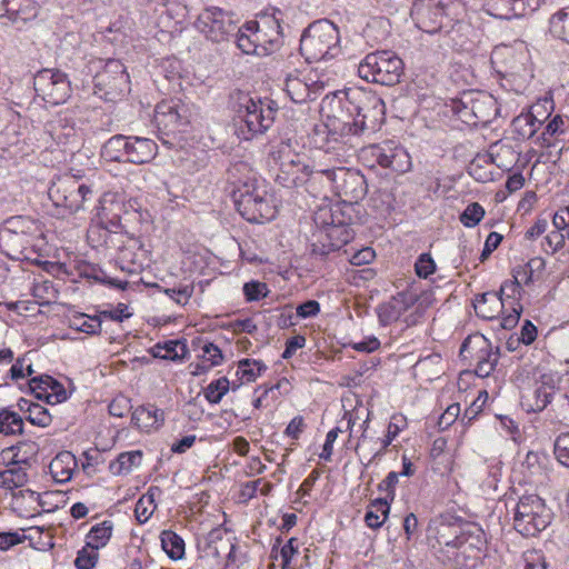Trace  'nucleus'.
<instances>
[{
  "label": "nucleus",
  "mask_w": 569,
  "mask_h": 569,
  "mask_svg": "<svg viewBox=\"0 0 569 569\" xmlns=\"http://www.w3.org/2000/svg\"><path fill=\"white\" fill-rule=\"evenodd\" d=\"M161 546L169 558L179 560L184 555V541L176 532L163 530L160 535Z\"/></svg>",
  "instance_id": "nucleus-46"
},
{
  "label": "nucleus",
  "mask_w": 569,
  "mask_h": 569,
  "mask_svg": "<svg viewBox=\"0 0 569 569\" xmlns=\"http://www.w3.org/2000/svg\"><path fill=\"white\" fill-rule=\"evenodd\" d=\"M485 216V209L478 203L472 202L467 206L460 216V221L465 227H476Z\"/></svg>",
  "instance_id": "nucleus-57"
},
{
  "label": "nucleus",
  "mask_w": 569,
  "mask_h": 569,
  "mask_svg": "<svg viewBox=\"0 0 569 569\" xmlns=\"http://www.w3.org/2000/svg\"><path fill=\"white\" fill-rule=\"evenodd\" d=\"M112 529L113 525L110 520L94 525L86 537L87 547L96 550L104 547L111 538Z\"/></svg>",
  "instance_id": "nucleus-41"
},
{
  "label": "nucleus",
  "mask_w": 569,
  "mask_h": 569,
  "mask_svg": "<svg viewBox=\"0 0 569 569\" xmlns=\"http://www.w3.org/2000/svg\"><path fill=\"white\" fill-rule=\"evenodd\" d=\"M487 302H491L492 305H495L496 307H500L501 309H505L507 305L511 308L512 312L505 316L502 320H511V319L519 320V318L521 316L522 307L518 302H516L513 299H511L509 295H508V299L505 300L498 293L486 292V293H482L480 296V298L477 299L473 305L476 313L481 320H497V318H498L497 315L488 312V309H486Z\"/></svg>",
  "instance_id": "nucleus-26"
},
{
  "label": "nucleus",
  "mask_w": 569,
  "mask_h": 569,
  "mask_svg": "<svg viewBox=\"0 0 569 569\" xmlns=\"http://www.w3.org/2000/svg\"><path fill=\"white\" fill-rule=\"evenodd\" d=\"M187 7L178 0H166L160 4L159 23L163 28H174L183 22Z\"/></svg>",
  "instance_id": "nucleus-36"
},
{
  "label": "nucleus",
  "mask_w": 569,
  "mask_h": 569,
  "mask_svg": "<svg viewBox=\"0 0 569 569\" xmlns=\"http://www.w3.org/2000/svg\"><path fill=\"white\" fill-rule=\"evenodd\" d=\"M462 532H465V526L440 517L429 522L427 539L438 558L443 561Z\"/></svg>",
  "instance_id": "nucleus-18"
},
{
  "label": "nucleus",
  "mask_w": 569,
  "mask_h": 569,
  "mask_svg": "<svg viewBox=\"0 0 569 569\" xmlns=\"http://www.w3.org/2000/svg\"><path fill=\"white\" fill-rule=\"evenodd\" d=\"M390 506L386 499H376L370 503L365 516L366 525L371 529L380 528L388 518Z\"/></svg>",
  "instance_id": "nucleus-43"
},
{
  "label": "nucleus",
  "mask_w": 569,
  "mask_h": 569,
  "mask_svg": "<svg viewBox=\"0 0 569 569\" xmlns=\"http://www.w3.org/2000/svg\"><path fill=\"white\" fill-rule=\"evenodd\" d=\"M142 452L140 450L121 452L109 463V470L114 476L128 475L134 467L140 466Z\"/></svg>",
  "instance_id": "nucleus-39"
},
{
  "label": "nucleus",
  "mask_w": 569,
  "mask_h": 569,
  "mask_svg": "<svg viewBox=\"0 0 569 569\" xmlns=\"http://www.w3.org/2000/svg\"><path fill=\"white\" fill-rule=\"evenodd\" d=\"M541 122L532 113H522L512 120L513 132L521 139H530Z\"/></svg>",
  "instance_id": "nucleus-47"
},
{
  "label": "nucleus",
  "mask_w": 569,
  "mask_h": 569,
  "mask_svg": "<svg viewBox=\"0 0 569 569\" xmlns=\"http://www.w3.org/2000/svg\"><path fill=\"white\" fill-rule=\"evenodd\" d=\"M149 352L153 358L181 361L186 358L188 349L184 340L174 339L156 343L150 348Z\"/></svg>",
  "instance_id": "nucleus-35"
},
{
  "label": "nucleus",
  "mask_w": 569,
  "mask_h": 569,
  "mask_svg": "<svg viewBox=\"0 0 569 569\" xmlns=\"http://www.w3.org/2000/svg\"><path fill=\"white\" fill-rule=\"evenodd\" d=\"M473 126L488 124L498 112L496 99L485 91L472 90Z\"/></svg>",
  "instance_id": "nucleus-31"
},
{
  "label": "nucleus",
  "mask_w": 569,
  "mask_h": 569,
  "mask_svg": "<svg viewBox=\"0 0 569 569\" xmlns=\"http://www.w3.org/2000/svg\"><path fill=\"white\" fill-rule=\"evenodd\" d=\"M110 229L106 228L104 243L109 248L118 250L117 262L123 271L136 273L143 269L148 263V250L143 248L141 241L137 238H126L120 228L119 219L110 220Z\"/></svg>",
  "instance_id": "nucleus-10"
},
{
  "label": "nucleus",
  "mask_w": 569,
  "mask_h": 569,
  "mask_svg": "<svg viewBox=\"0 0 569 569\" xmlns=\"http://www.w3.org/2000/svg\"><path fill=\"white\" fill-rule=\"evenodd\" d=\"M518 569H548L545 557L537 550L526 551L517 565Z\"/></svg>",
  "instance_id": "nucleus-56"
},
{
  "label": "nucleus",
  "mask_w": 569,
  "mask_h": 569,
  "mask_svg": "<svg viewBox=\"0 0 569 569\" xmlns=\"http://www.w3.org/2000/svg\"><path fill=\"white\" fill-rule=\"evenodd\" d=\"M258 22L251 21L242 26L241 28L238 27V30L236 31V34L233 37L236 38L237 47L246 54H254L258 53Z\"/></svg>",
  "instance_id": "nucleus-37"
},
{
  "label": "nucleus",
  "mask_w": 569,
  "mask_h": 569,
  "mask_svg": "<svg viewBox=\"0 0 569 569\" xmlns=\"http://www.w3.org/2000/svg\"><path fill=\"white\" fill-rule=\"evenodd\" d=\"M357 116L349 114L345 109V103L338 114L327 117V121L316 124L310 134L311 144L323 152H336L346 149L352 136L363 133V131H356L353 123L358 122Z\"/></svg>",
  "instance_id": "nucleus-3"
},
{
  "label": "nucleus",
  "mask_w": 569,
  "mask_h": 569,
  "mask_svg": "<svg viewBox=\"0 0 569 569\" xmlns=\"http://www.w3.org/2000/svg\"><path fill=\"white\" fill-rule=\"evenodd\" d=\"M266 370L267 366L262 361L246 358L238 362L236 375L242 382H252Z\"/></svg>",
  "instance_id": "nucleus-48"
},
{
  "label": "nucleus",
  "mask_w": 569,
  "mask_h": 569,
  "mask_svg": "<svg viewBox=\"0 0 569 569\" xmlns=\"http://www.w3.org/2000/svg\"><path fill=\"white\" fill-rule=\"evenodd\" d=\"M98 550L86 546L78 551L74 566L77 569H93L98 561Z\"/></svg>",
  "instance_id": "nucleus-59"
},
{
  "label": "nucleus",
  "mask_w": 569,
  "mask_h": 569,
  "mask_svg": "<svg viewBox=\"0 0 569 569\" xmlns=\"http://www.w3.org/2000/svg\"><path fill=\"white\" fill-rule=\"evenodd\" d=\"M338 27L327 19L312 22L302 33L300 52L308 62L332 59L340 52Z\"/></svg>",
  "instance_id": "nucleus-4"
},
{
  "label": "nucleus",
  "mask_w": 569,
  "mask_h": 569,
  "mask_svg": "<svg viewBox=\"0 0 569 569\" xmlns=\"http://www.w3.org/2000/svg\"><path fill=\"white\" fill-rule=\"evenodd\" d=\"M230 382L228 378L221 377L211 381L204 389V397L210 403H219L228 392Z\"/></svg>",
  "instance_id": "nucleus-55"
},
{
  "label": "nucleus",
  "mask_w": 569,
  "mask_h": 569,
  "mask_svg": "<svg viewBox=\"0 0 569 569\" xmlns=\"http://www.w3.org/2000/svg\"><path fill=\"white\" fill-rule=\"evenodd\" d=\"M23 447L33 448V445L21 443L2 451L3 459L12 455L6 468L0 470V488H19L28 481L27 467L29 466L26 457H19V451Z\"/></svg>",
  "instance_id": "nucleus-21"
},
{
  "label": "nucleus",
  "mask_w": 569,
  "mask_h": 569,
  "mask_svg": "<svg viewBox=\"0 0 569 569\" xmlns=\"http://www.w3.org/2000/svg\"><path fill=\"white\" fill-rule=\"evenodd\" d=\"M77 466L74 455L70 451H62L51 460L49 470L56 482L66 483L71 480Z\"/></svg>",
  "instance_id": "nucleus-34"
},
{
  "label": "nucleus",
  "mask_w": 569,
  "mask_h": 569,
  "mask_svg": "<svg viewBox=\"0 0 569 569\" xmlns=\"http://www.w3.org/2000/svg\"><path fill=\"white\" fill-rule=\"evenodd\" d=\"M23 419L17 412L9 409L0 410V433L6 436L22 433Z\"/></svg>",
  "instance_id": "nucleus-50"
},
{
  "label": "nucleus",
  "mask_w": 569,
  "mask_h": 569,
  "mask_svg": "<svg viewBox=\"0 0 569 569\" xmlns=\"http://www.w3.org/2000/svg\"><path fill=\"white\" fill-rule=\"evenodd\" d=\"M326 171H323L322 169H318L316 168V171L313 170H308L307 171V174H306V180H305V183L307 186V190L309 192H317L318 191V187L320 189H323V188H332L333 189V186H335V180L336 178L331 174H326Z\"/></svg>",
  "instance_id": "nucleus-51"
},
{
  "label": "nucleus",
  "mask_w": 569,
  "mask_h": 569,
  "mask_svg": "<svg viewBox=\"0 0 569 569\" xmlns=\"http://www.w3.org/2000/svg\"><path fill=\"white\" fill-rule=\"evenodd\" d=\"M88 72L93 73L94 93L101 99L113 101L124 96L130 90L129 74L120 60L91 59L88 64Z\"/></svg>",
  "instance_id": "nucleus-5"
},
{
  "label": "nucleus",
  "mask_w": 569,
  "mask_h": 569,
  "mask_svg": "<svg viewBox=\"0 0 569 569\" xmlns=\"http://www.w3.org/2000/svg\"><path fill=\"white\" fill-rule=\"evenodd\" d=\"M26 419L33 426L38 427H47L51 423L52 417L49 413L48 409L43 406L36 403L32 409H30V413L26 416Z\"/></svg>",
  "instance_id": "nucleus-61"
},
{
  "label": "nucleus",
  "mask_w": 569,
  "mask_h": 569,
  "mask_svg": "<svg viewBox=\"0 0 569 569\" xmlns=\"http://www.w3.org/2000/svg\"><path fill=\"white\" fill-rule=\"evenodd\" d=\"M231 107L238 136L243 140L264 133L274 121L276 109L260 99L254 100L249 93L242 91L233 93Z\"/></svg>",
  "instance_id": "nucleus-2"
},
{
  "label": "nucleus",
  "mask_w": 569,
  "mask_h": 569,
  "mask_svg": "<svg viewBox=\"0 0 569 569\" xmlns=\"http://www.w3.org/2000/svg\"><path fill=\"white\" fill-rule=\"evenodd\" d=\"M550 31L569 43V8H566L551 17Z\"/></svg>",
  "instance_id": "nucleus-54"
},
{
  "label": "nucleus",
  "mask_w": 569,
  "mask_h": 569,
  "mask_svg": "<svg viewBox=\"0 0 569 569\" xmlns=\"http://www.w3.org/2000/svg\"><path fill=\"white\" fill-rule=\"evenodd\" d=\"M345 109L358 117V122L353 123L356 131H376L385 122L386 106L375 92L360 89L348 92Z\"/></svg>",
  "instance_id": "nucleus-7"
},
{
  "label": "nucleus",
  "mask_w": 569,
  "mask_h": 569,
  "mask_svg": "<svg viewBox=\"0 0 569 569\" xmlns=\"http://www.w3.org/2000/svg\"><path fill=\"white\" fill-rule=\"evenodd\" d=\"M281 537H277L272 546V558L276 560L281 559V568L287 569L290 566L291 559L298 553V540L290 538L284 545L281 546Z\"/></svg>",
  "instance_id": "nucleus-45"
},
{
  "label": "nucleus",
  "mask_w": 569,
  "mask_h": 569,
  "mask_svg": "<svg viewBox=\"0 0 569 569\" xmlns=\"http://www.w3.org/2000/svg\"><path fill=\"white\" fill-rule=\"evenodd\" d=\"M561 377L556 371H547L540 373L536 380V385L540 386L545 390L549 391L552 396L559 390Z\"/></svg>",
  "instance_id": "nucleus-63"
},
{
  "label": "nucleus",
  "mask_w": 569,
  "mask_h": 569,
  "mask_svg": "<svg viewBox=\"0 0 569 569\" xmlns=\"http://www.w3.org/2000/svg\"><path fill=\"white\" fill-rule=\"evenodd\" d=\"M268 286L258 280H251L243 284V293L249 301H256L268 295Z\"/></svg>",
  "instance_id": "nucleus-64"
},
{
  "label": "nucleus",
  "mask_w": 569,
  "mask_h": 569,
  "mask_svg": "<svg viewBox=\"0 0 569 569\" xmlns=\"http://www.w3.org/2000/svg\"><path fill=\"white\" fill-rule=\"evenodd\" d=\"M328 154H331L327 161H322L321 159H312L311 161L308 160V170L316 171V168L322 169L326 171V174L336 176L338 172V169L342 168L341 164V158L346 153V149L343 151H340V154H337L336 152H327Z\"/></svg>",
  "instance_id": "nucleus-53"
},
{
  "label": "nucleus",
  "mask_w": 569,
  "mask_h": 569,
  "mask_svg": "<svg viewBox=\"0 0 569 569\" xmlns=\"http://www.w3.org/2000/svg\"><path fill=\"white\" fill-rule=\"evenodd\" d=\"M158 153L157 143L148 138L133 136L131 163L142 164L150 162Z\"/></svg>",
  "instance_id": "nucleus-38"
},
{
  "label": "nucleus",
  "mask_w": 569,
  "mask_h": 569,
  "mask_svg": "<svg viewBox=\"0 0 569 569\" xmlns=\"http://www.w3.org/2000/svg\"><path fill=\"white\" fill-rule=\"evenodd\" d=\"M463 359H475V372L480 378L489 377L498 365L500 352L493 349L490 341L481 333L469 335L459 350Z\"/></svg>",
  "instance_id": "nucleus-16"
},
{
  "label": "nucleus",
  "mask_w": 569,
  "mask_h": 569,
  "mask_svg": "<svg viewBox=\"0 0 569 569\" xmlns=\"http://www.w3.org/2000/svg\"><path fill=\"white\" fill-rule=\"evenodd\" d=\"M513 528L523 537H536L552 520V511L545 499L535 492L521 495L513 509Z\"/></svg>",
  "instance_id": "nucleus-6"
},
{
  "label": "nucleus",
  "mask_w": 569,
  "mask_h": 569,
  "mask_svg": "<svg viewBox=\"0 0 569 569\" xmlns=\"http://www.w3.org/2000/svg\"><path fill=\"white\" fill-rule=\"evenodd\" d=\"M196 28L212 42L228 41L238 30V19L219 7L206 8L197 18Z\"/></svg>",
  "instance_id": "nucleus-14"
},
{
  "label": "nucleus",
  "mask_w": 569,
  "mask_h": 569,
  "mask_svg": "<svg viewBox=\"0 0 569 569\" xmlns=\"http://www.w3.org/2000/svg\"><path fill=\"white\" fill-rule=\"evenodd\" d=\"M284 90L295 103H303L308 100L316 99V97H313L316 91H312L309 84L298 77L289 76L286 79Z\"/></svg>",
  "instance_id": "nucleus-40"
},
{
  "label": "nucleus",
  "mask_w": 569,
  "mask_h": 569,
  "mask_svg": "<svg viewBox=\"0 0 569 569\" xmlns=\"http://www.w3.org/2000/svg\"><path fill=\"white\" fill-rule=\"evenodd\" d=\"M380 167L405 173L411 168V158L407 150L393 141L370 146L366 151Z\"/></svg>",
  "instance_id": "nucleus-19"
},
{
  "label": "nucleus",
  "mask_w": 569,
  "mask_h": 569,
  "mask_svg": "<svg viewBox=\"0 0 569 569\" xmlns=\"http://www.w3.org/2000/svg\"><path fill=\"white\" fill-rule=\"evenodd\" d=\"M187 108L179 101L162 100L154 109V123L159 131L169 136L189 123Z\"/></svg>",
  "instance_id": "nucleus-22"
},
{
  "label": "nucleus",
  "mask_w": 569,
  "mask_h": 569,
  "mask_svg": "<svg viewBox=\"0 0 569 569\" xmlns=\"http://www.w3.org/2000/svg\"><path fill=\"white\" fill-rule=\"evenodd\" d=\"M403 72L402 59L388 50L368 53L358 67L360 78L389 87L399 83Z\"/></svg>",
  "instance_id": "nucleus-9"
},
{
  "label": "nucleus",
  "mask_w": 569,
  "mask_h": 569,
  "mask_svg": "<svg viewBox=\"0 0 569 569\" xmlns=\"http://www.w3.org/2000/svg\"><path fill=\"white\" fill-rule=\"evenodd\" d=\"M124 136L116 134L108 139L101 149V156L107 161L123 162Z\"/></svg>",
  "instance_id": "nucleus-49"
},
{
  "label": "nucleus",
  "mask_w": 569,
  "mask_h": 569,
  "mask_svg": "<svg viewBox=\"0 0 569 569\" xmlns=\"http://www.w3.org/2000/svg\"><path fill=\"white\" fill-rule=\"evenodd\" d=\"M2 309L11 310L17 316L23 318L36 317L41 312L40 306L34 301H19L16 303L4 305Z\"/></svg>",
  "instance_id": "nucleus-58"
},
{
  "label": "nucleus",
  "mask_w": 569,
  "mask_h": 569,
  "mask_svg": "<svg viewBox=\"0 0 569 569\" xmlns=\"http://www.w3.org/2000/svg\"><path fill=\"white\" fill-rule=\"evenodd\" d=\"M201 350V363L196 365V373H203L223 362L222 351L214 343L204 341Z\"/></svg>",
  "instance_id": "nucleus-42"
},
{
  "label": "nucleus",
  "mask_w": 569,
  "mask_h": 569,
  "mask_svg": "<svg viewBox=\"0 0 569 569\" xmlns=\"http://www.w3.org/2000/svg\"><path fill=\"white\" fill-rule=\"evenodd\" d=\"M37 16L34 0H0V18H7L11 23H24Z\"/></svg>",
  "instance_id": "nucleus-30"
},
{
  "label": "nucleus",
  "mask_w": 569,
  "mask_h": 569,
  "mask_svg": "<svg viewBox=\"0 0 569 569\" xmlns=\"http://www.w3.org/2000/svg\"><path fill=\"white\" fill-rule=\"evenodd\" d=\"M49 199L63 213H73L84 209V204L93 199V191L76 176L64 174L57 178L48 190Z\"/></svg>",
  "instance_id": "nucleus-11"
},
{
  "label": "nucleus",
  "mask_w": 569,
  "mask_h": 569,
  "mask_svg": "<svg viewBox=\"0 0 569 569\" xmlns=\"http://www.w3.org/2000/svg\"><path fill=\"white\" fill-rule=\"evenodd\" d=\"M553 452L557 460L569 468V432L561 433L557 437Z\"/></svg>",
  "instance_id": "nucleus-62"
},
{
  "label": "nucleus",
  "mask_w": 569,
  "mask_h": 569,
  "mask_svg": "<svg viewBox=\"0 0 569 569\" xmlns=\"http://www.w3.org/2000/svg\"><path fill=\"white\" fill-rule=\"evenodd\" d=\"M543 0H486V11L499 19L523 17L539 9Z\"/></svg>",
  "instance_id": "nucleus-24"
},
{
  "label": "nucleus",
  "mask_w": 569,
  "mask_h": 569,
  "mask_svg": "<svg viewBox=\"0 0 569 569\" xmlns=\"http://www.w3.org/2000/svg\"><path fill=\"white\" fill-rule=\"evenodd\" d=\"M102 322H81V326L70 327L68 331L63 333H53L51 337L53 339L60 340H78L80 339V333L86 335H97L101 331Z\"/></svg>",
  "instance_id": "nucleus-52"
},
{
  "label": "nucleus",
  "mask_w": 569,
  "mask_h": 569,
  "mask_svg": "<svg viewBox=\"0 0 569 569\" xmlns=\"http://www.w3.org/2000/svg\"><path fill=\"white\" fill-rule=\"evenodd\" d=\"M33 88L36 94L51 106L67 102L72 92L67 73L59 69L39 70L33 78Z\"/></svg>",
  "instance_id": "nucleus-15"
},
{
  "label": "nucleus",
  "mask_w": 569,
  "mask_h": 569,
  "mask_svg": "<svg viewBox=\"0 0 569 569\" xmlns=\"http://www.w3.org/2000/svg\"><path fill=\"white\" fill-rule=\"evenodd\" d=\"M472 90L465 91L460 97L455 98L450 102L451 111L468 126H473L472 116Z\"/></svg>",
  "instance_id": "nucleus-44"
},
{
  "label": "nucleus",
  "mask_w": 569,
  "mask_h": 569,
  "mask_svg": "<svg viewBox=\"0 0 569 569\" xmlns=\"http://www.w3.org/2000/svg\"><path fill=\"white\" fill-rule=\"evenodd\" d=\"M29 388L38 399H44L50 405L61 403L68 399L64 387L48 375L32 378Z\"/></svg>",
  "instance_id": "nucleus-28"
},
{
  "label": "nucleus",
  "mask_w": 569,
  "mask_h": 569,
  "mask_svg": "<svg viewBox=\"0 0 569 569\" xmlns=\"http://www.w3.org/2000/svg\"><path fill=\"white\" fill-rule=\"evenodd\" d=\"M333 177V191L343 202L357 203L367 194V181L360 171L342 167Z\"/></svg>",
  "instance_id": "nucleus-20"
},
{
  "label": "nucleus",
  "mask_w": 569,
  "mask_h": 569,
  "mask_svg": "<svg viewBox=\"0 0 569 569\" xmlns=\"http://www.w3.org/2000/svg\"><path fill=\"white\" fill-rule=\"evenodd\" d=\"M553 397L549 391L536 385L529 411L541 412L551 403Z\"/></svg>",
  "instance_id": "nucleus-60"
},
{
  "label": "nucleus",
  "mask_w": 569,
  "mask_h": 569,
  "mask_svg": "<svg viewBox=\"0 0 569 569\" xmlns=\"http://www.w3.org/2000/svg\"><path fill=\"white\" fill-rule=\"evenodd\" d=\"M41 234L38 222L30 217L16 216L6 220L2 240L16 253H23L34 246V240Z\"/></svg>",
  "instance_id": "nucleus-17"
},
{
  "label": "nucleus",
  "mask_w": 569,
  "mask_h": 569,
  "mask_svg": "<svg viewBox=\"0 0 569 569\" xmlns=\"http://www.w3.org/2000/svg\"><path fill=\"white\" fill-rule=\"evenodd\" d=\"M320 312V305L316 300H307L297 307L286 303L270 310L269 320H292L298 318H312Z\"/></svg>",
  "instance_id": "nucleus-33"
},
{
  "label": "nucleus",
  "mask_w": 569,
  "mask_h": 569,
  "mask_svg": "<svg viewBox=\"0 0 569 569\" xmlns=\"http://www.w3.org/2000/svg\"><path fill=\"white\" fill-rule=\"evenodd\" d=\"M220 535L221 531L218 529L210 532V543L208 545L209 553L219 557L220 550L227 551L223 569H239L246 562V555L242 553L238 546L229 539H221Z\"/></svg>",
  "instance_id": "nucleus-29"
},
{
  "label": "nucleus",
  "mask_w": 569,
  "mask_h": 569,
  "mask_svg": "<svg viewBox=\"0 0 569 569\" xmlns=\"http://www.w3.org/2000/svg\"><path fill=\"white\" fill-rule=\"evenodd\" d=\"M313 222L317 230L311 236L310 252L317 260L325 261L353 239V230L342 220L336 219L331 208L316 211Z\"/></svg>",
  "instance_id": "nucleus-1"
},
{
  "label": "nucleus",
  "mask_w": 569,
  "mask_h": 569,
  "mask_svg": "<svg viewBox=\"0 0 569 569\" xmlns=\"http://www.w3.org/2000/svg\"><path fill=\"white\" fill-rule=\"evenodd\" d=\"M411 16L419 29L428 33H435L442 27L445 3L441 1L419 0L415 3Z\"/></svg>",
  "instance_id": "nucleus-23"
},
{
  "label": "nucleus",
  "mask_w": 569,
  "mask_h": 569,
  "mask_svg": "<svg viewBox=\"0 0 569 569\" xmlns=\"http://www.w3.org/2000/svg\"><path fill=\"white\" fill-rule=\"evenodd\" d=\"M10 506L22 518H33L42 512L50 511L44 507V497L30 489L12 492Z\"/></svg>",
  "instance_id": "nucleus-25"
},
{
  "label": "nucleus",
  "mask_w": 569,
  "mask_h": 569,
  "mask_svg": "<svg viewBox=\"0 0 569 569\" xmlns=\"http://www.w3.org/2000/svg\"><path fill=\"white\" fill-rule=\"evenodd\" d=\"M487 547L483 530L475 525H465V532L442 561L458 569H476L482 562Z\"/></svg>",
  "instance_id": "nucleus-8"
},
{
  "label": "nucleus",
  "mask_w": 569,
  "mask_h": 569,
  "mask_svg": "<svg viewBox=\"0 0 569 569\" xmlns=\"http://www.w3.org/2000/svg\"><path fill=\"white\" fill-rule=\"evenodd\" d=\"M46 132L58 146L73 147L78 144L76 122L67 116L57 114L49 120L46 123Z\"/></svg>",
  "instance_id": "nucleus-27"
},
{
  "label": "nucleus",
  "mask_w": 569,
  "mask_h": 569,
  "mask_svg": "<svg viewBox=\"0 0 569 569\" xmlns=\"http://www.w3.org/2000/svg\"><path fill=\"white\" fill-rule=\"evenodd\" d=\"M278 166L276 181L284 188H295L305 183L308 171V159L291 149L287 142L279 143L271 152Z\"/></svg>",
  "instance_id": "nucleus-13"
},
{
  "label": "nucleus",
  "mask_w": 569,
  "mask_h": 569,
  "mask_svg": "<svg viewBox=\"0 0 569 569\" xmlns=\"http://www.w3.org/2000/svg\"><path fill=\"white\" fill-rule=\"evenodd\" d=\"M234 204L238 212L250 222H262L274 217L271 197L264 186L257 181H247L233 192Z\"/></svg>",
  "instance_id": "nucleus-12"
},
{
  "label": "nucleus",
  "mask_w": 569,
  "mask_h": 569,
  "mask_svg": "<svg viewBox=\"0 0 569 569\" xmlns=\"http://www.w3.org/2000/svg\"><path fill=\"white\" fill-rule=\"evenodd\" d=\"M163 410L151 403L137 407L131 415L132 425L144 432L159 429L163 425Z\"/></svg>",
  "instance_id": "nucleus-32"
}]
</instances>
